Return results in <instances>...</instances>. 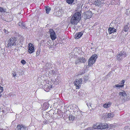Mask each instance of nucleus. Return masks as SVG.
<instances>
[{"mask_svg":"<svg viewBox=\"0 0 130 130\" xmlns=\"http://www.w3.org/2000/svg\"><path fill=\"white\" fill-rule=\"evenodd\" d=\"M18 25L19 26L22 27L23 29H24L26 28V26L25 25V24L23 22H19V23Z\"/></svg>","mask_w":130,"mask_h":130,"instance_id":"obj_16","label":"nucleus"},{"mask_svg":"<svg viewBox=\"0 0 130 130\" xmlns=\"http://www.w3.org/2000/svg\"><path fill=\"white\" fill-rule=\"evenodd\" d=\"M116 29L113 27H109L108 29V31L110 34H111L116 31Z\"/></svg>","mask_w":130,"mask_h":130,"instance_id":"obj_13","label":"nucleus"},{"mask_svg":"<svg viewBox=\"0 0 130 130\" xmlns=\"http://www.w3.org/2000/svg\"><path fill=\"white\" fill-rule=\"evenodd\" d=\"M75 0H66V2L69 4L72 5L74 4V3Z\"/></svg>","mask_w":130,"mask_h":130,"instance_id":"obj_18","label":"nucleus"},{"mask_svg":"<svg viewBox=\"0 0 130 130\" xmlns=\"http://www.w3.org/2000/svg\"><path fill=\"white\" fill-rule=\"evenodd\" d=\"M126 56V53L122 51L118 54L117 56V59L118 60H121Z\"/></svg>","mask_w":130,"mask_h":130,"instance_id":"obj_5","label":"nucleus"},{"mask_svg":"<svg viewBox=\"0 0 130 130\" xmlns=\"http://www.w3.org/2000/svg\"><path fill=\"white\" fill-rule=\"evenodd\" d=\"M80 61V63H84L86 61V59L83 57L79 58Z\"/></svg>","mask_w":130,"mask_h":130,"instance_id":"obj_17","label":"nucleus"},{"mask_svg":"<svg viewBox=\"0 0 130 130\" xmlns=\"http://www.w3.org/2000/svg\"><path fill=\"white\" fill-rule=\"evenodd\" d=\"M97 58V56L96 55L94 54L92 55L89 59L88 66H91L95 63Z\"/></svg>","mask_w":130,"mask_h":130,"instance_id":"obj_3","label":"nucleus"},{"mask_svg":"<svg viewBox=\"0 0 130 130\" xmlns=\"http://www.w3.org/2000/svg\"><path fill=\"white\" fill-rule=\"evenodd\" d=\"M124 85H120L119 84L116 85L114 86L113 87H124Z\"/></svg>","mask_w":130,"mask_h":130,"instance_id":"obj_25","label":"nucleus"},{"mask_svg":"<svg viewBox=\"0 0 130 130\" xmlns=\"http://www.w3.org/2000/svg\"><path fill=\"white\" fill-rule=\"evenodd\" d=\"M129 128L128 126H126L124 127V130H126Z\"/></svg>","mask_w":130,"mask_h":130,"instance_id":"obj_39","label":"nucleus"},{"mask_svg":"<svg viewBox=\"0 0 130 130\" xmlns=\"http://www.w3.org/2000/svg\"><path fill=\"white\" fill-rule=\"evenodd\" d=\"M97 129H102V123H97Z\"/></svg>","mask_w":130,"mask_h":130,"instance_id":"obj_24","label":"nucleus"},{"mask_svg":"<svg viewBox=\"0 0 130 130\" xmlns=\"http://www.w3.org/2000/svg\"><path fill=\"white\" fill-rule=\"evenodd\" d=\"M69 120L70 121H72L74 119V117L72 116H70L69 117Z\"/></svg>","mask_w":130,"mask_h":130,"instance_id":"obj_28","label":"nucleus"},{"mask_svg":"<svg viewBox=\"0 0 130 130\" xmlns=\"http://www.w3.org/2000/svg\"><path fill=\"white\" fill-rule=\"evenodd\" d=\"M15 130H26V128L23 125H19L17 126Z\"/></svg>","mask_w":130,"mask_h":130,"instance_id":"obj_9","label":"nucleus"},{"mask_svg":"<svg viewBox=\"0 0 130 130\" xmlns=\"http://www.w3.org/2000/svg\"><path fill=\"white\" fill-rule=\"evenodd\" d=\"M21 63L23 64H24L26 63V62L24 60H22L21 62Z\"/></svg>","mask_w":130,"mask_h":130,"instance_id":"obj_32","label":"nucleus"},{"mask_svg":"<svg viewBox=\"0 0 130 130\" xmlns=\"http://www.w3.org/2000/svg\"><path fill=\"white\" fill-rule=\"evenodd\" d=\"M82 78L76 79V81L74 82V84L76 86V88L79 89L80 88L82 82Z\"/></svg>","mask_w":130,"mask_h":130,"instance_id":"obj_6","label":"nucleus"},{"mask_svg":"<svg viewBox=\"0 0 130 130\" xmlns=\"http://www.w3.org/2000/svg\"><path fill=\"white\" fill-rule=\"evenodd\" d=\"M40 51L39 50H38L36 52V56H38L40 54Z\"/></svg>","mask_w":130,"mask_h":130,"instance_id":"obj_34","label":"nucleus"},{"mask_svg":"<svg viewBox=\"0 0 130 130\" xmlns=\"http://www.w3.org/2000/svg\"><path fill=\"white\" fill-rule=\"evenodd\" d=\"M12 75L14 77H15V76H16V75L15 74V72L13 71L12 73Z\"/></svg>","mask_w":130,"mask_h":130,"instance_id":"obj_37","label":"nucleus"},{"mask_svg":"<svg viewBox=\"0 0 130 130\" xmlns=\"http://www.w3.org/2000/svg\"><path fill=\"white\" fill-rule=\"evenodd\" d=\"M3 88L2 87H0V96H1V93L3 92Z\"/></svg>","mask_w":130,"mask_h":130,"instance_id":"obj_30","label":"nucleus"},{"mask_svg":"<svg viewBox=\"0 0 130 130\" xmlns=\"http://www.w3.org/2000/svg\"><path fill=\"white\" fill-rule=\"evenodd\" d=\"M80 112H81V113H82V111H80Z\"/></svg>","mask_w":130,"mask_h":130,"instance_id":"obj_47","label":"nucleus"},{"mask_svg":"<svg viewBox=\"0 0 130 130\" xmlns=\"http://www.w3.org/2000/svg\"><path fill=\"white\" fill-rule=\"evenodd\" d=\"M77 94L79 96H82L83 95V93L81 91L78 92Z\"/></svg>","mask_w":130,"mask_h":130,"instance_id":"obj_33","label":"nucleus"},{"mask_svg":"<svg viewBox=\"0 0 130 130\" xmlns=\"http://www.w3.org/2000/svg\"><path fill=\"white\" fill-rule=\"evenodd\" d=\"M110 125L111 127L112 128H114L115 127L114 126V125H113L112 124Z\"/></svg>","mask_w":130,"mask_h":130,"instance_id":"obj_42","label":"nucleus"},{"mask_svg":"<svg viewBox=\"0 0 130 130\" xmlns=\"http://www.w3.org/2000/svg\"><path fill=\"white\" fill-rule=\"evenodd\" d=\"M129 26L128 25H126L123 28V30L125 31H127L129 30Z\"/></svg>","mask_w":130,"mask_h":130,"instance_id":"obj_21","label":"nucleus"},{"mask_svg":"<svg viewBox=\"0 0 130 130\" xmlns=\"http://www.w3.org/2000/svg\"><path fill=\"white\" fill-rule=\"evenodd\" d=\"M85 130H93V128L92 127H89L86 129Z\"/></svg>","mask_w":130,"mask_h":130,"instance_id":"obj_35","label":"nucleus"},{"mask_svg":"<svg viewBox=\"0 0 130 130\" xmlns=\"http://www.w3.org/2000/svg\"><path fill=\"white\" fill-rule=\"evenodd\" d=\"M103 2H102L101 0H95L94 2V4L98 6H99L101 4H103Z\"/></svg>","mask_w":130,"mask_h":130,"instance_id":"obj_11","label":"nucleus"},{"mask_svg":"<svg viewBox=\"0 0 130 130\" xmlns=\"http://www.w3.org/2000/svg\"><path fill=\"white\" fill-rule=\"evenodd\" d=\"M51 87L48 86L47 85H45V86L44 90L47 91L48 92L50 89Z\"/></svg>","mask_w":130,"mask_h":130,"instance_id":"obj_20","label":"nucleus"},{"mask_svg":"<svg viewBox=\"0 0 130 130\" xmlns=\"http://www.w3.org/2000/svg\"><path fill=\"white\" fill-rule=\"evenodd\" d=\"M4 9L1 7H0V12H4Z\"/></svg>","mask_w":130,"mask_h":130,"instance_id":"obj_38","label":"nucleus"},{"mask_svg":"<svg viewBox=\"0 0 130 130\" xmlns=\"http://www.w3.org/2000/svg\"><path fill=\"white\" fill-rule=\"evenodd\" d=\"M16 38H10L8 41V47H9L15 45Z\"/></svg>","mask_w":130,"mask_h":130,"instance_id":"obj_4","label":"nucleus"},{"mask_svg":"<svg viewBox=\"0 0 130 130\" xmlns=\"http://www.w3.org/2000/svg\"><path fill=\"white\" fill-rule=\"evenodd\" d=\"M28 52L30 54L32 53L34 51V48L33 44L31 43L29 44L28 46Z\"/></svg>","mask_w":130,"mask_h":130,"instance_id":"obj_8","label":"nucleus"},{"mask_svg":"<svg viewBox=\"0 0 130 130\" xmlns=\"http://www.w3.org/2000/svg\"><path fill=\"white\" fill-rule=\"evenodd\" d=\"M97 123L95 125H94L92 127L93 128V129L94 128V129H97Z\"/></svg>","mask_w":130,"mask_h":130,"instance_id":"obj_31","label":"nucleus"},{"mask_svg":"<svg viewBox=\"0 0 130 130\" xmlns=\"http://www.w3.org/2000/svg\"><path fill=\"white\" fill-rule=\"evenodd\" d=\"M83 32H79L77 33L75 35L74 37L75 39H78L80 38L83 35Z\"/></svg>","mask_w":130,"mask_h":130,"instance_id":"obj_12","label":"nucleus"},{"mask_svg":"<svg viewBox=\"0 0 130 130\" xmlns=\"http://www.w3.org/2000/svg\"><path fill=\"white\" fill-rule=\"evenodd\" d=\"M114 116V115L112 113H109L107 115V117L111 118Z\"/></svg>","mask_w":130,"mask_h":130,"instance_id":"obj_22","label":"nucleus"},{"mask_svg":"<svg viewBox=\"0 0 130 130\" xmlns=\"http://www.w3.org/2000/svg\"><path fill=\"white\" fill-rule=\"evenodd\" d=\"M58 12L59 13L60 12V11H59Z\"/></svg>","mask_w":130,"mask_h":130,"instance_id":"obj_45","label":"nucleus"},{"mask_svg":"<svg viewBox=\"0 0 130 130\" xmlns=\"http://www.w3.org/2000/svg\"><path fill=\"white\" fill-rule=\"evenodd\" d=\"M49 33L50 34V37L51 39L54 40L56 38V35L54 31L52 29H49Z\"/></svg>","mask_w":130,"mask_h":130,"instance_id":"obj_7","label":"nucleus"},{"mask_svg":"<svg viewBox=\"0 0 130 130\" xmlns=\"http://www.w3.org/2000/svg\"><path fill=\"white\" fill-rule=\"evenodd\" d=\"M102 129H105L108 128V125L106 123L102 124Z\"/></svg>","mask_w":130,"mask_h":130,"instance_id":"obj_19","label":"nucleus"},{"mask_svg":"<svg viewBox=\"0 0 130 130\" xmlns=\"http://www.w3.org/2000/svg\"><path fill=\"white\" fill-rule=\"evenodd\" d=\"M79 58H78L75 61V63L76 65H79L80 63L79 61Z\"/></svg>","mask_w":130,"mask_h":130,"instance_id":"obj_23","label":"nucleus"},{"mask_svg":"<svg viewBox=\"0 0 130 130\" xmlns=\"http://www.w3.org/2000/svg\"><path fill=\"white\" fill-rule=\"evenodd\" d=\"M111 104V103L110 102L106 103L104 104L103 105V107L105 108H107L109 107Z\"/></svg>","mask_w":130,"mask_h":130,"instance_id":"obj_15","label":"nucleus"},{"mask_svg":"<svg viewBox=\"0 0 130 130\" xmlns=\"http://www.w3.org/2000/svg\"><path fill=\"white\" fill-rule=\"evenodd\" d=\"M46 13H48L51 10V9L49 6H47L46 8Z\"/></svg>","mask_w":130,"mask_h":130,"instance_id":"obj_26","label":"nucleus"},{"mask_svg":"<svg viewBox=\"0 0 130 130\" xmlns=\"http://www.w3.org/2000/svg\"><path fill=\"white\" fill-rule=\"evenodd\" d=\"M50 72L52 73L53 75L55 74L56 72L54 71L53 70H51L50 71Z\"/></svg>","mask_w":130,"mask_h":130,"instance_id":"obj_36","label":"nucleus"},{"mask_svg":"<svg viewBox=\"0 0 130 130\" xmlns=\"http://www.w3.org/2000/svg\"><path fill=\"white\" fill-rule=\"evenodd\" d=\"M44 123V124H47L48 123V121H45Z\"/></svg>","mask_w":130,"mask_h":130,"instance_id":"obj_40","label":"nucleus"},{"mask_svg":"<svg viewBox=\"0 0 130 130\" xmlns=\"http://www.w3.org/2000/svg\"><path fill=\"white\" fill-rule=\"evenodd\" d=\"M81 14L80 12L75 13L71 17L70 23L73 25H76L80 20Z\"/></svg>","mask_w":130,"mask_h":130,"instance_id":"obj_1","label":"nucleus"},{"mask_svg":"<svg viewBox=\"0 0 130 130\" xmlns=\"http://www.w3.org/2000/svg\"><path fill=\"white\" fill-rule=\"evenodd\" d=\"M92 12L91 11H88L86 13L84 17L86 19H89L91 18L92 16Z\"/></svg>","mask_w":130,"mask_h":130,"instance_id":"obj_10","label":"nucleus"},{"mask_svg":"<svg viewBox=\"0 0 130 130\" xmlns=\"http://www.w3.org/2000/svg\"><path fill=\"white\" fill-rule=\"evenodd\" d=\"M105 0H101V1H105Z\"/></svg>","mask_w":130,"mask_h":130,"instance_id":"obj_44","label":"nucleus"},{"mask_svg":"<svg viewBox=\"0 0 130 130\" xmlns=\"http://www.w3.org/2000/svg\"><path fill=\"white\" fill-rule=\"evenodd\" d=\"M87 106H88V107H89V106H91V104L90 103H87Z\"/></svg>","mask_w":130,"mask_h":130,"instance_id":"obj_41","label":"nucleus"},{"mask_svg":"<svg viewBox=\"0 0 130 130\" xmlns=\"http://www.w3.org/2000/svg\"><path fill=\"white\" fill-rule=\"evenodd\" d=\"M80 112H81V113H82V111H80Z\"/></svg>","mask_w":130,"mask_h":130,"instance_id":"obj_46","label":"nucleus"},{"mask_svg":"<svg viewBox=\"0 0 130 130\" xmlns=\"http://www.w3.org/2000/svg\"><path fill=\"white\" fill-rule=\"evenodd\" d=\"M125 82V80H123L121 81L119 83V84L120 85H124V84Z\"/></svg>","mask_w":130,"mask_h":130,"instance_id":"obj_29","label":"nucleus"},{"mask_svg":"<svg viewBox=\"0 0 130 130\" xmlns=\"http://www.w3.org/2000/svg\"><path fill=\"white\" fill-rule=\"evenodd\" d=\"M126 130H130V128H129L127 129H126Z\"/></svg>","mask_w":130,"mask_h":130,"instance_id":"obj_43","label":"nucleus"},{"mask_svg":"<svg viewBox=\"0 0 130 130\" xmlns=\"http://www.w3.org/2000/svg\"><path fill=\"white\" fill-rule=\"evenodd\" d=\"M79 110V109L77 106H75V109L73 110V112H78Z\"/></svg>","mask_w":130,"mask_h":130,"instance_id":"obj_27","label":"nucleus"},{"mask_svg":"<svg viewBox=\"0 0 130 130\" xmlns=\"http://www.w3.org/2000/svg\"><path fill=\"white\" fill-rule=\"evenodd\" d=\"M42 107L44 110H45L47 109L49 107V104L48 103H44L43 104Z\"/></svg>","mask_w":130,"mask_h":130,"instance_id":"obj_14","label":"nucleus"},{"mask_svg":"<svg viewBox=\"0 0 130 130\" xmlns=\"http://www.w3.org/2000/svg\"><path fill=\"white\" fill-rule=\"evenodd\" d=\"M119 94L120 99L123 102L127 101L130 99L128 96H127V94L124 91L121 90L119 92Z\"/></svg>","mask_w":130,"mask_h":130,"instance_id":"obj_2","label":"nucleus"}]
</instances>
